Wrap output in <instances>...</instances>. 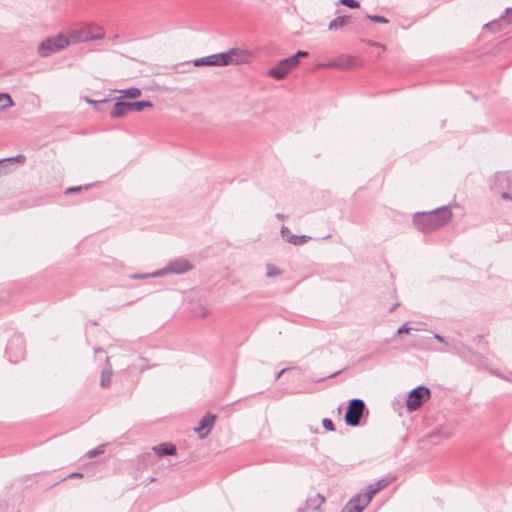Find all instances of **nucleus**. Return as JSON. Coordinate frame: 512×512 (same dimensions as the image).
I'll return each instance as SVG.
<instances>
[{
	"mask_svg": "<svg viewBox=\"0 0 512 512\" xmlns=\"http://www.w3.org/2000/svg\"><path fill=\"white\" fill-rule=\"evenodd\" d=\"M310 239V236L307 235H297V245H301L305 242H307Z\"/></svg>",
	"mask_w": 512,
	"mask_h": 512,
	"instance_id": "obj_29",
	"label": "nucleus"
},
{
	"mask_svg": "<svg viewBox=\"0 0 512 512\" xmlns=\"http://www.w3.org/2000/svg\"><path fill=\"white\" fill-rule=\"evenodd\" d=\"M308 56V52L307 51H302V50H299L295 55H293L292 57H295L296 60H299L300 57H306Z\"/></svg>",
	"mask_w": 512,
	"mask_h": 512,
	"instance_id": "obj_30",
	"label": "nucleus"
},
{
	"mask_svg": "<svg viewBox=\"0 0 512 512\" xmlns=\"http://www.w3.org/2000/svg\"><path fill=\"white\" fill-rule=\"evenodd\" d=\"M364 407V402L361 399L351 400L345 415L346 423L351 426H357L360 422Z\"/></svg>",
	"mask_w": 512,
	"mask_h": 512,
	"instance_id": "obj_9",
	"label": "nucleus"
},
{
	"mask_svg": "<svg viewBox=\"0 0 512 512\" xmlns=\"http://www.w3.org/2000/svg\"><path fill=\"white\" fill-rule=\"evenodd\" d=\"M130 112L128 102H117L110 111V116L113 118H119Z\"/></svg>",
	"mask_w": 512,
	"mask_h": 512,
	"instance_id": "obj_14",
	"label": "nucleus"
},
{
	"mask_svg": "<svg viewBox=\"0 0 512 512\" xmlns=\"http://www.w3.org/2000/svg\"><path fill=\"white\" fill-rule=\"evenodd\" d=\"M367 18L376 23H383V24L388 23V19H386L383 16H379V15H367Z\"/></svg>",
	"mask_w": 512,
	"mask_h": 512,
	"instance_id": "obj_25",
	"label": "nucleus"
},
{
	"mask_svg": "<svg viewBox=\"0 0 512 512\" xmlns=\"http://www.w3.org/2000/svg\"><path fill=\"white\" fill-rule=\"evenodd\" d=\"M340 3L353 9L359 7V2L357 0H340Z\"/></svg>",
	"mask_w": 512,
	"mask_h": 512,
	"instance_id": "obj_26",
	"label": "nucleus"
},
{
	"mask_svg": "<svg viewBox=\"0 0 512 512\" xmlns=\"http://www.w3.org/2000/svg\"><path fill=\"white\" fill-rule=\"evenodd\" d=\"M130 111H142L145 108H151L153 105L149 101H137L128 103Z\"/></svg>",
	"mask_w": 512,
	"mask_h": 512,
	"instance_id": "obj_19",
	"label": "nucleus"
},
{
	"mask_svg": "<svg viewBox=\"0 0 512 512\" xmlns=\"http://www.w3.org/2000/svg\"><path fill=\"white\" fill-rule=\"evenodd\" d=\"M206 315H208V310L203 308L201 316L205 317Z\"/></svg>",
	"mask_w": 512,
	"mask_h": 512,
	"instance_id": "obj_35",
	"label": "nucleus"
},
{
	"mask_svg": "<svg viewBox=\"0 0 512 512\" xmlns=\"http://www.w3.org/2000/svg\"><path fill=\"white\" fill-rule=\"evenodd\" d=\"M506 14L509 15L510 21L512 22V8H507L506 9Z\"/></svg>",
	"mask_w": 512,
	"mask_h": 512,
	"instance_id": "obj_34",
	"label": "nucleus"
},
{
	"mask_svg": "<svg viewBox=\"0 0 512 512\" xmlns=\"http://www.w3.org/2000/svg\"><path fill=\"white\" fill-rule=\"evenodd\" d=\"M153 451L158 455V457H163L166 455H175L176 447L172 444H160L153 447Z\"/></svg>",
	"mask_w": 512,
	"mask_h": 512,
	"instance_id": "obj_15",
	"label": "nucleus"
},
{
	"mask_svg": "<svg viewBox=\"0 0 512 512\" xmlns=\"http://www.w3.org/2000/svg\"><path fill=\"white\" fill-rule=\"evenodd\" d=\"M322 425L328 431H334L335 430V427H334V424H333L332 420H330L328 418H324L322 420Z\"/></svg>",
	"mask_w": 512,
	"mask_h": 512,
	"instance_id": "obj_27",
	"label": "nucleus"
},
{
	"mask_svg": "<svg viewBox=\"0 0 512 512\" xmlns=\"http://www.w3.org/2000/svg\"><path fill=\"white\" fill-rule=\"evenodd\" d=\"M501 197L505 200H511L512 197L508 193H502Z\"/></svg>",
	"mask_w": 512,
	"mask_h": 512,
	"instance_id": "obj_33",
	"label": "nucleus"
},
{
	"mask_svg": "<svg viewBox=\"0 0 512 512\" xmlns=\"http://www.w3.org/2000/svg\"><path fill=\"white\" fill-rule=\"evenodd\" d=\"M106 362H107V366L106 368H104L102 370V373H101V380H100V385L102 387H108L111 383V377H112V367L109 363V358L106 357Z\"/></svg>",
	"mask_w": 512,
	"mask_h": 512,
	"instance_id": "obj_16",
	"label": "nucleus"
},
{
	"mask_svg": "<svg viewBox=\"0 0 512 512\" xmlns=\"http://www.w3.org/2000/svg\"><path fill=\"white\" fill-rule=\"evenodd\" d=\"M286 371V369H282L276 376V379H278L284 372Z\"/></svg>",
	"mask_w": 512,
	"mask_h": 512,
	"instance_id": "obj_38",
	"label": "nucleus"
},
{
	"mask_svg": "<svg viewBox=\"0 0 512 512\" xmlns=\"http://www.w3.org/2000/svg\"><path fill=\"white\" fill-rule=\"evenodd\" d=\"M299 63V60H296L295 57L282 59L268 71V75L275 80H282L289 74L290 71L295 69Z\"/></svg>",
	"mask_w": 512,
	"mask_h": 512,
	"instance_id": "obj_5",
	"label": "nucleus"
},
{
	"mask_svg": "<svg viewBox=\"0 0 512 512\" xmlns=\"http://www.w3.org/2000/svg\"><path fill=\"white\" fill-rule=\"evenodd\" d=\"M226 65L247 64L253 59V53L242 48H231L225 52Z\"/></svg>",
	"mask_w": 512,
	"mask_h": 512,
	"instance_id": "obj_8",
	"label": "nucleus"
},
{
	"mask_svg": "<svg viewBox=\"0 0 512 512\" xmlns=\"http://www.w3.org/2000/svg\"><path fill=\"white\" fill-rule=\"evenodd\" d=\"M409 331H410V328H409L406 324H404V325H402V326L398 329L397 333H398V334H402V333H408Z\"/></svg>",
	"mask_w": 512,
	"mask_h": 512,
	"instance_id": "obj_31",
	"label": "nucleus"
},
{
	"mask_svg": "<svg viewBox=\"0 0 512 512\" xmlns=\"http://www.w3.org/2000/svg\"><path fill=\"white\" fill-rule=\"evenodd\" d=\"M281 237L290 244L297 245V235L292 234L291 231L286 226H282Z\"/></svg>",
	"mask_w": 512,
	"mask_h": 512,
	"instance_id": "obj_18",
	"label": "nucleus"
},
{
	"mask_svg": "<svg viewBox=\"0 0 512 512\" xmlns=\"http://www.w3.org/2000/svg\"><path fill=\"white\" fill-rule=\"evenodd\" d=\"M349 22L350 16H339L329 23L328 29L337 30L346 26Z\"/></svg>",
	"mask_w": 512,
	"mask_h": 512,
	"instance_id": "obj_17",
	"label": "nucleus"
},
{
	"mask_svg": "<svg viewBox=\"0 0 512 512\" xmlns=\"http://www.w3.org/2000/svg\"><path fill=\"white\" fill-rule=\"evenodd\" d=\"M216 418L217 416L214 414H207L200 420L198 425L194 428V431L198 434L200 439H204L210 434Z\"/></svg>",
	"mask_w": 512,
	"mask_h": 512,
	"instance_id": "obj_10",
	"label": "nucleus"
},
{
	"mask_svg": "<svg viewBox=\"0 0 512 512\" xmlns=\"http://www.w3.org/2000/svg\"><path fill=\"white\" fill-rule=\"evenodd\" d=\"M192 264L185 258H177L172 260L165 268L157 270L150 274L152 277H159L167 273L182 274L190 271Z\"/></svg>",
	"mask_w": 512,
	"mask_h": 512,
	"instance_id": "obj_6",
	"label": "nucleus"
},
{
	"mask_svg": "<svg viewBox=\"0 0 512 512\" xmlns=\"http://www.w3.org/2000/svg\"><path fill=\"white\" fill-rule=\"evenodd\" d=\"M196 67L208 65V66H227L225 52L212 54L206 57L198 58L194 61Z\"/></svg>",
	"mask_w": 512,
	"mask_h": 512,
	"instance_id": "obj_11",
	"label": "nucleus"
},
{
	"mask_svg": "<svg viewBox=\"0 0 512 512\" xmlns=\"http://www.w3.org/2000/svg\"><path fill=\"white\" fill-rule=\"evenodd\" d=\"M11 160H16L18 162H23L25 160V156L23 155H17L15 158H11ZM5 161H10V159L7 160H0V176L7 173L6 165L4 164Z\"/></svg>",
	"mask_w": 512,
	"mask_h": 512,
	"instance_id": "obj_23",
	"label": "nucleus"
},
{
	"mask_svg": "<svg viewBox=\"0 0 512 512\" xmlns=\"http://www.w3.org/2000/svg\"><path fill=\"white\" fill-rule=\"evenodd\" d=\"M70 35L59 34L56 37L48 38L41 42L38 47V53L43 57H48L55 52H59L71 45Z\"/></svg>",
	"mask_w": 512,
	"mask_h": 512,
	"instance_id": "obj_3",
	"label": "nucleus"
},
{
	"mask_svg": "<svg viewBox=\"0 0 512 512\" xmlns=\"http://www.w3.org/2000/svg\"><path fill=\"white\" fill-rule=\"evenodd\" d=\"M0 103L2 109L13 107L15 104L8 93H0Z\"/></svg>",
	"mask_w": 512,
	"mask_h": 512,
	"instance_id": "obj_21",
	"label": "nucleus"
},
{
	"mask_svg": "<svg viewBox=\"0 0 512 512\" xmlns=\"http://www.w3.org/2000/svg\"><path fill=\"white\" fill-rule=\"evenodd\" d=\"M429 397L430 390L425 386H419L410 391L406 401V407L409 411H415L424 401L428 400Z\"/></svg>",
	"mask_w": 512,
	"mask_h": 512,
	"instance_id": "obj_7",
	"label": "nucleus"
},
{
	"mask_svg": "<svg viewBox=\"0 0 512 512\" xmlns=\"http://www.w3.org/2000/svg\"><path fill=\"white\" fill-rule=\"evenodd\" d=\"M374 45H375V46H380V44H379V43H375ZM381 47L384 49V46H383V45H381Z\"/></svg>",
	"mask_w": 512,
	"mask_h": 512,
	"instance_id": "obj_40",
	"label": "nucleus"
},
{
	"mask_svg": "<svg viewBox=\"0 0 512 512\" xmlns=\"http://www.w3.org/2000/svg\"><path fill=\"white\" fill-rule=\"evenodd\" d=\"M82 189L81 186H78V187H71V188H68L66 190V193H72V192H77V191H80Z\"/></svg>",
	"mask_w": 512,
	"mask_h": 512,
	"instance_id": "obj_32",
	"label": "nucleus"
},
{
	"mask_svg": "<svg viewBox=\"0 0 512 512\" xmlns=\"http://www.w3.org/2000/svg\"><path fill=\"white\" fill-rule=\"evenodd\" d=\"M437 435H439V436L441 437V439H448V438L452 437V435H453V429H452V428H449V427L441 428V429L437 432Z\"/></svg>",
	"mask_w": 512,
	"mask_h": 512,
	"instance_id": "obj_24",
	"label": "nucleus"
},
{
	"mask_svg": "<svg viewBox=\"0 0 512 512\" xmlns=\"http://www.w3.org/2000/svg\"><path fill=\"white\" fill-rule=\"evenodd\" d=\"M320 67H336L340 69H353L358 66L357 58L353 56H341L336 61L328 64H320Z\"/></svg>",
	"mask_w": 512,
	"mask_h": 512,
	"instance_id": "obj_12",
	"label": "nucleus"
},
{
	"mask_svg": "<svg viewBox=\"0 0 512 512\" xmlns=\"http://www.w3.org/2000/svg\"><path fill=\"white\" fill-rule=\"evenodd\" d=\"M388 485L385 479L369 485L365 492L354 496L342 509L341 512H362L364 508L371 502L373 496Z\"/></svg>",
	"mask_w": 512,
	"mask_h": 512,
	"instance_id": "obj_2",
	"label": "nucleus"
},
{
	"mask_svg": "<svg viewBox=\"0 0 512 512\" xmlns=\"http://www.w3.org/2000/svg\"><path fill=\"white\" fill-rule=\"evenodd\" d=\"M434 337H435V339H437L438 341L443 342V338H442L440 335L436 334Z\"/></svg>",
	"mask_w": 512,
	"mask_h": 512,
	"instance_id": "obj_37",
	"label": "nucleus"
},
{
	"mask_svg": "<svg viewBox=\"0 0 512 512\" xmlns=\"http://www.w3.org/2000/svg\"><path fill=\"white\" fill-rule=\"evenodd\" d=\"M451 217L452 213L448 207H442L428 213H417L413 222L420 231L430 232L445 225Z\"/></svg>",
	"mask_w": 512,
	"mask_h": 512,
	"instance_id": "obj_1",
	"label": "nucleus"
},
{
	"mask_svg": "<svg viewBox=\"0 0 512 512\" xmlns=\"http://www.w3.org/2000/svg\"><path fill=\"white\" fill-rule=\"evenodd\" d=\"M324 503V497L320 494H314L307 498L304 507H299L298 512H320V507Z\"/></svg>",
	"mask_w": 512,
	"mask_h": 512,
	"instance_id": "obj_13",
	"label": "nucleus"
},
{
	"mask_svg": "<svg viewBox=\"0 0 512 512\" xmlns=\"http://www.w3.org/2000/svg\"><path fill=\"white\" fill-rule=\"evenodd\" d=\"M72 44L87 42L91 40H100L105 37V32L98 26H85L82 29L74 30L69 33Z\"/></svg>",
	"mask_w": 512,
	"mask_h": 512,
	"instance_id": "obj_4",
	"label": "nucleus"
},
{
	"mask_svg": "<svg viewBox=\"0 0 512 512\" xmlns=\"http://www.w3.org/2000/svg\"><path fill=\"white\" fill-rule=\"evenodd\" d=\"M81 476H82V474H80V473H72V474H70L69 477H81Z\"/></svg>",
	"mask_w": 512,
	"mask_h": 512,
	"instance_id": "obj_36",
	"label": "nucleus"
},
{
	"mask_svg": "<svg viewBox=\"0 0 512 512\" xmlns=\"http://www.w3.org/2000/svg\"><path fill=\"white\" fill-rule=\"evenodd\" d=\"M119 93H121L123 98H130V99H136L141 96V90L138 88H129L120 90Z\"/></svg>",
	"mask_w": 512,
	"mask_h": 512,
	"instance_id": "obj_20",
	"label": "nucleus"
},
{
	"mask_svg": "<svg viewBox=\"0 0 512 512\" xmlns=\"http://www.w3.org/2000/svg\"><path fill=\"white\" fill-rule=\"evenodd\" d=\"M103 448H104V446H103V445H101V446H99V447H97V448H95V449L90 450V451L87 453L88 457H89V458H93V457H95L96 455L102 454V453H103V451H104V450H103Z\"/></svg>",
	"mask_w": 512,
	"mask_h": 512,
	"instance_id": "obj_28",
	"label": "nucleus"
},
{
	"mask_svg": "<svg viewBox=\"0 0 512 512\" xmlns=\"http://www.w3.org/2000/svg\"><path fill=\"white\" fill-rule=\"evenodd\" d=\"M265 269H266V276L269 278L279 276L282 274V271L278 267H276L275 265H273L271 263L266 264Z\"/></svg>",
	"mask_w": 512,
	"mask_h": 512,
	"instance_id": "obj_22",
	"label": "nucleus"
},
{
	"mask_svg": "<svg viewBox=\"0 0 512 512\" xmlns=\"http://www.w3.org/2000/svg\"><path fill=\"white\" fill-rule=\"evenodd\" d=\"M276 217L280 220H284L285 219V216L282 215V214H277Z\"/></svg>",
	"mask_w": 512,
	"mask_h": 512,
	"instance_id": "obj_39",
	"label": "nucleus"
},
{
	"mask_svg": "<svg viewBox=\"0 0 512 512\" xmlns=\"http://www.w3.org/2000/svg\"><path fill=\"white\" fill-rule=\"evenodd\" d=\"M96 353H104L103 350H96Z\"/></svg>",
	"mask_w": 512,
	"mask_h": 512,
	"instance_id": "obj_41",
	"label": "nucleus"
}]
</instances>
